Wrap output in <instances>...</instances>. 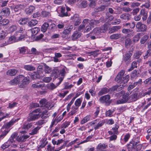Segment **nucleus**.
<instances>
[{
  "instance_id": "obj_1",
  "label": "nucleus",
  "mask_w": 151,
  "mask_h": 151,
  "mask_svg": "<svg viewBox=\"0 0 151 151\" xmlns=\"http://www.w3.org/2000/svg\"><path fill=\"white\" fill-rule=\"evenodd\" d=\"M125 71L124 70H122L118 73L115 78V81L117 83H121L123 84H126L129 80V76L128 75L124 76Z\"/></svg>"
},
{
  "instance_id": "obj_2",
  "label": "nucleus",
  "mask_w": 151,
  "mask_h": 151,
  "mask_svg": "<svg viewBox=\"0 0 151 151\" xmlns=\"http://www.w3.org/2000/svg\"><path fill=\"white\" fill-rule=\"evenodd\" d=\"M41 112L42 111L40 108L35 110L27 117V122H30L38 119L40 117V114Z\"/></svg>"
},
{
  "instance_id": "obj_3",
  "label": "nucleus",
  "mask_w": 151,
  "mask_h": 151,
  "mask_svg": "<svg viewBox=\"0 0 151 151\" xmlns=\"http://www.w3.org/2000/svg\"><path fill=\"white\" fill-rule=\"evenodd\" d=\"M120 94L122 95V98L116 101V104H120L126 103L128 101H129V94L125 93V92L122 90L119 93Z\"/></svg>"
},
{
  "instance_id": "obj_4",
  "label": "nucleus",
  "mask_w": 151,
  "mask_h": 151,
  "mask_svg": "<svg viewBox=\"0 0 151 151\" xmlns=\"http://www.w3.org/2000/svg\"><path fill=\"white\" fill-rule=\"evenodd\" d=\"M20 82L19 83V87L21 88H23L26 85L28 84L30 82V78L28 76L25 77L22 75H20Z\"/></svg>"
},
{
  "instance_id": "obj_5",
  "label": "nucleus",
  "mask_w": 151,
  "mask_h": 151,
  "mask_svg": "<svg viewBox=\"0 0 151 151\" xmlns=\"http://www.w3.org/2000/svg\"><path fill=\"white\" fill-rule=\"evenodd\" d=\"M108 27V24L106 23L101 27H96L94 28L93 32L95 35H98L101 33H104L106 32Z\"/></svg>"
},
{
  "instance_id": "obj_6",
  "label": "nucleus",
  "mask_w": 151,
  "mask_h": 151,
  "mask_svg": "<svg viewBox=\"0 0 151 151\" xmlns=\"http://www.w3.org/2000/svg\"><path fill=\"white\" fill-rule=\"evenodd\" d=\"M110 96L109 95H106L101 97L99 99L100 102L105 104L106 106H108L111 103L110 101Z\"/></svg>"
},
{
  "instance_id": "obj_7",
  "label": "nucleus",
  "mask_w": 151,
  "mask_h": 151,
  "mask_svg": "<svg viewBox=\"0 0 151 151\" xmlns=\"http://www.w3.org/2000/svg\"><path fill=\"white\" fill-rule=\"evenodd\" d=\"M136 27L138 32H146L147 29V26L141 22H139L137 23Z\"/></svg>"
},
{
  "instance_id": "obj_8",
  "label": "nucleus",
  "mask_w": 151,
  "mask_h": 151,
  "mask_svg": "<svg viewBox=\"0 0 151 151\" xmlns=\"http://www.w3.org/2000/svg\"><path fill=\"white\" fill-rule=\"evenodd\" d=\"M132 53L130 51L125 54L123 56V60L126 64H129L131 62V57Z\"/></svg>"
},
{
  "instance_id": "obj_9",
  "label": "nucleus",
  "mask_w": 151,
  "mask_h": 151,
  "mask_svg": "<svg viewBox=\"0 0 151 151\" xmlns=\"http://www.w3.org/2000/svg\"><path fill=\"white\" fill-rule=\"evenodd\" d=\"M71 19L73 22L75 26H77L79 25L81 23V19L79 17L78 14H75L72 17Z\"/></svg>"
},
{
  "instance_id": "obj_10",
  "label": "nucleus",
  "mask_w": 151,
  "mask_h": 151,
  "mask_svg": "<svg viewBox=\"0 0 151 151\" xmlns=\"http://www.w3.org/2000/svg\"><path fill=\"white\" fill-rule=\"evenodd\" d=\"M29 75L33 79L36 78H40L41 77H43L42 72L39 71H37L33 73H32L31 74H29Z\"/></svg>"
},
{
  "instance_id": "obj_11",
  "label": "nucleus",
  "mask_w": 151,
  "mask_h": 151,
  "mask_svg": "<svg viewBox=\"0 0 151 151\" xmlns=\"http://www.w3.org/2000/svg\"><path fill=\"white\" fill-rule=\"evenodd\" d=\"M126 86V84H125L119 85H117L112 86L110 88V89L112 91H119L122 89Z\"/></svg>"
},
{
  "instance_id": "obj_12",
  "label": "nucleus",
  "mask_w": 151,
  "mask_h": 151,
  "mask_svg": "<svg viewBox=\"0 0 151 151\" xmlns=\"http://www.w3.org/2000/svg\"><path fill=\"white\" fill-rule=\"evenodd\" d=\"M63 78H59L58 79L59 80V81L58 83V84L57 86H55L54 85V84H53V83H51L48 84L47 88L48 89L51 90H53L55 88L57 87V86H58L61 83L62 81L63 80Z\"/></svg>"
},
{
  "instance_id": "obj_13",
  "label": "nucleus",
  "mask_w": 151,
  "mask_h": 151,
  "mask_svg": "<svg viewBox=\"0 0 151 151\" xmlns=\"http://www.w3.org/2000/svg\"><path fill=\"white\" fill-rule=\"evenodd\" d=\"M0 13L1 15L3 16H8L10 14L9 9L8 7H5L3 8L0 12Z\"/></svg>"
},
{
  "instance_id": "obj_14",
  "label": "nucleus",
  "mask_w": 151,
  "mask_h": 151,
  "mask_svg": "<svg viewBox=\"0 0 151 151\" xmlns=\"http://www.w3.org/2000/svg\"><path fill=\"white\" fill-rule=\"evenodd\" d=\"M122 32L124 34H127L129 37H132L134 35L132 30L129 29H123L122 30Z\"/></svg>"
},
{
  "instance_id": "obj_15",
  "label": "nucleus",
  "mask_w": 151,
  "mask_h": 151,
  "mask_svg": "<svg viewBox=\"0 0 151 151\" xmlns=\"http://www.w3.org/2000/svg\"><path fill=\"white\" fill-rule=\"evenodd\" d=\"M19 120L18 119H12L9 122L6 123L5 124L4 127V128L7 129L10 128L14 124Z\"/></svg>"
},
{
  "instance_id": "obj_16",
  "label": "nucleus",
  "mask_w": 151,
  "mask_h": 151,
  "mask_svg": "<svg viewBox=\"0 0 151 151\" xmlns=\"http://www.w3.org/2000/svg\"><path fill=\"white\" fill-rule=\"evenodd\" d=\"M102 19H103V17H101L100 19L99 20L91 19L90 20V22H89V24L92 27H93L99 24L101 22V20Z\"/></svg>"
},
{
  "instance_id": "obj_17",
  "label": "nucleus",
  "mask_w": 151,
  "mask_h": 151,
  "mask_svg": "<svg viewBox=\"0 0 151 151\" xmlns=\"http://www.w3.org/2000/svg\"><path fill=\"white\" fill-rule=\"evenodd\" d=\"M23 7V5L18 4L12 7V11H14L15 12L19 13L20 12L21 9H22Z\"/></svg>"
},
{
  "instance_id": "obj_18",
  "label": "nucleus",
  "mask_w": 151,
  "mask_h": 151,
  "mask_svg": "<svg viewBox=\"0 0 151 151\" xmlns=\"http://www.w3.org/2000/svg\"><path fill=\"white\" fill-rule=\"evenodd\" d=\"M131 15L128 13H124L120 15V18L122 20L127 21L130 19Z\"/></svg>"
},
{
  "instance_id": "obj_19",
  "label": "nucleus",
  "mask_w": 151,
  "mask_h": 151,
  "mask_svg": "<svg viewBox=\"0 0 151 151\" xmlns=\"http://www.w3.org/2000/svg\"><path fill=\"white\" fill-rule=\"evenodd\" d=\"M140 15L142 17V19L143 22L145 21L147 17V12L145 9H141L140 12Z\"/></svg>"
},
{
  "instance_id": "obj_20",
  "label": "nucleus",
  "mask_w": 151,
  "mask_h": 151,
  "mask_svg": "<svg viewBox=\"0 0 151 151\" xmlns=\"http://www.w3.org/2000/svg\"><path fill=\"white\" fill-rule=\"evenodd\" d=\"M142 54V52L140 51H138L134 53L133 55V57L134 58L138 59L137 61L139 63L141 62L142 59H139V58L141 56Z\"/></svg>"
},
{
  "instance_id": "obj_21",
  "label": "nucleus",
  "mask_w": 151,
  "mask_h": 151,
  "mask_svg": "<svg viewBox=\"0 0 151 151\" xmlns=\"http://www.w3.org/2000/svg\"><path fill=\"white\" fill-rule=\"evenodd\" d=\"M29 137V136L28 135H19L17 137V140L19 142H24Z\"/></svg>"
},
{
  "instance_id": "obj_22",
  "label": "nucleus",
  "mask_w": 151,
  "mask_h": 151,
  "mask_svg": "<svg viewBox=\"0 0 151 151\" xmlns=\"http://www.w3.org/2000/svg\"><path fill=\"white\" fill-rule=\"evenodd\" d=\"M20 76L19 75L15 77L14 79L10 81V83L12 85H16L17 84H19V83L20 82Z\"/></svg>"
},
{
  "instance_id": "obj_23",
  "label": "nucleus",
  "mask_w": 151,
  "mask_h": 151,
  "mask_svg": "<svg viewBox=\"0 0 151 151\" xmlns=\"http://www.w3.org/2000/svg\"><path fill=\"white\" fill-rule=\"evenodd\" d=\"M60 12L59 13V16L63 17L68 16V14L65 10V7H61L60 8Z\"/></svg>"
},
{
  "instance_id": "obj_24",
  "label": "nucleus",
  "mask_w": 151,
  "mask_h": 151,
  "mask_svg": "<svg viewBox=\"0 0 151 151\" xmlns=\"http://www.w3.org/2000/svg\"><path fill=\"white\" fill-rule=\"evenodd\" d=\"M137 93L136 92L133 93L129 96V101H136L137 99Z\"/></svg>"
},
{
  "instance_id": "obj_25",
  "label": "nucleus",
  "mask_w": 151,
  "mask_h": 151,
  "mask_svg": "<svg viewBox=\"0 0 151 151\" xmlns=\"http://www.w3.org/2000/svg\"><path fill=\"white\" fill-rule=\"evenodd\" d=\"M18 72V70L14 69H11L8 70L6 72V74L8 75L11 76H14Z\"/></svg>"
},
{
  "instance_id": "obj_26",
  "label": "nucleus",
  "mask_w": 151,
  "mask_h": 151,
  "mask_svg": "<svg viewBox=\"0 0 151 151\" xmlns=\"http://www.w3.org/2000/svg\"><path fill=\"white\" fill-rule=\"evenodd\" d=\"M81 35V33L76 31L74 32L72 36V39L73 40H75L79 38Z\"/></svg>"
},
{
  "instance_id": "obj_27",
  "label": "nucleus",
  "mask_w": 151,
  "mask_h": 151,
  "mask_svg": "<svg viewBox=\"0 0 151 151\" xmlns=\"http://www.w3.org/2000/svg\"><path fill=\"white\" fill-rule=\"evenodd\" d=\"M44 85L43 83L40 82L32 84V86L34 88H39L44 87Z\"/></svg>"
},
{
  "instance_id": "obj_28",
  "label": "nucleus",
  "mask_w": 151,
  "mask_h": 151,
  "mask_svg": "<svg viewBox=\"0 0 151 151\" xmlns=\"http://www.w3.org/2000/svg\"><path fill=\"white\" fill-rule=\"evenodd\" d=\"M24 68L28 71H32L35 70V68L32 65H24Z\"/></svg>"
},
{
  "instance_id": "obj_29",
  "label": "nucleus",
  "mask_w": 151,
  "mask_h": 151,
  "mask_svg": "<svg viewBox=\"0 0 151 151\" xmlns=\"http://www.w3.org/2000/svg\"><path fill=\"white\" fill-rule=\"evenodd\" d=\"M35 7L31 5L26 9V13L27 14H30L32 13L35 9Z\"/></svg>"
},
{
  "instance_id": "obj_30",
  "label": "nucleus",
  "mask_w": 151,
  "mask_h": 151,
  "mask_svg": "<svg viewBox=\"0 0 151 151\" xmlns=\"http://www.w3.org/2000/svg\"><path fill=\"white\" fill-rule=\"evenodd\" d=\"M55 57H53V61L55 62H60L58 58L61 57L62 55L60 53H55Z\"/></svg>"
},
{
  "instance_id": "obj_31",
  "label": "nucleus",
  "mask_w": 151,
  "mask_h": 151,
  "mask_svg": "<svg viewBox=\"0 0 151 151\" xmlns=\"http://www.w3.org/2000/svg\"><path fill=\"white\" fill-rule=\"evenodd\" d=\"M109 91V89L108 88L106 87L104 88L99 92V95L100 96L103 95L107 93Z\"/></svg>"
},
{
  "instance_id": "obj_32",
  "label": "nucleus",
  "mask_w": 151,
  "mask_h": 151,
  "mask_svg": "<svg viewBox=\"0 0 151 151\" xmlns=\"http://www.w3.org/2000/svg\"><path fill=\"white\" fill-rule=\"evenodd\" d=\"M136 146L133 145L132 142H130V143L128 145L127 147L131 151H137L136 149Z\"/></svg>"
},
{
  "instance_id": "obj_33",
  "label": "nucleus",
  "mask_w": 151,
  "mask_h": 151,
  "mask_svg": "<svg viewBox=\"0 0 151 151\" xmlns=\"http://www.w3.org/2000/svg\"><path fill=\"white\" fill-rule=\"evenodd\" d=\"M28 21V18L24 17L18 21V23L21 25H24L26 24Z\"/></svg>"
},
{
  "instance_id": "obj_34",
  "label": "nucleus",
  "mask_w": 151,
  "mask_h": 151,
  "mask_svg": "<svg viewBox=\"0 0 151 151\" xmlns=\"http://www.w3.org/2000/svg\"><path fill=\"white\" fill-rule=\"evenodd\" d=\"M132 43V41L129 38L126 39L125 40V45L126 48H129Z\"/></svg>"
},
{
  "instance_id": "obj_35",
  "label": "nucleus",
  "mask_w": 151,
  "mask_h": 151,
  "mask_svg": "<svg viewBox=\"0 0 151 151\" xmlns=\"http://www.w3.org/2000/svg\"><path fill=\"white\" fill-rule=\"evenodd\" d=\"M38 23V21L35 19H33L29 22L28 23V25L30 27L35 26Z\"/></svg>"
},
{
  "instance_id": "obj_36",
  "label": "nucleus",
  "mask_w": 151,
  "mask_h": 151,
  "mask_svg": "<svg viewBox=\"0 0 151 151\" xmlns=\"http://www.w3.org/2000/svg\"><path fill=\"white\" fill-rule=\"evenodd\" d=\"M40 128V127L39 126H37L32 129L31 132L29 133V134L30 135H33L37 134Z\"/></svg>"
},
{
  "instance_id": "obj_37",
  "label": "nucleus",
  "mask_w": 151,
  "mask_h": 151,
  "mask_svg": "<svg viewBox=\"0 0 151 151\" xmlns=\"http://www.w3.org/2000/svg\"><path fill=\"white\" fill-rule=\"evenodd\" d=\"M59 70L58 68H55L52 71V74L55 77H58V75L59 74Z\"/></svg>"
},
{
  "instance_id": "obj_38",
  "label": "nucleus",
  "mask_w": 151,
  "mask_h": 151,
  "mask_svg": "<svg viewBox=\"0 0 151 151\" xmlns=\"http://www.w3.org/2000/svg\"><path fill=\"white\" fill-rule=\"evenodd\" d=\"M49 112L47 110H45L42 112V114L40 115V116L42 119H46L48 118L49 116H44V115H48Z\"/></svg>"
},
{
  "instance_id": "obj_39",
  "label": "nucleus",
  "mask_w": 151,
  "mask_h": 151,
  "mask_svg": "<svg viewBox=\"0 0 151 151\" xmlns=\"http://www.w3.org/2000/svg\"><path fill=\"white\" fill-rule=\"evenodd\" d=\"M9 20L7 19H4L0 21V26H4L8 24L9 23Z\"/></svg>"
},
{
  "instance_id": "obj_40",
  "label": "nucleus",
  "mask_w": 151,
  "mask_h": 151,
  "mask_svg": "<svg viewBox=\"0 0 151 151\" xmlns=\"http://www.w3.org/2000/svg\"><path fill=\"white\" fill-rule=\"evenodd\" d=\"M44 35L43 34H41L40 35L36 37L35 38V41H38L40 40L42 42L45 41V39L44 38H42L44 37Z\"/></svg>"
},
{
  "instance_id": "obj_41",
  "label": "nucleus",
  "mask_w": 151,
  "mask_h": 151,
  "mask_svg": "<svg viewBox=\"0 0 151 151\" xmlns=\"http://www.w3.org/2000/svg\"><path fill=\"white\" fill-rule=\"evenodd\" d=\"M121 36V34L116 33L111 35L110 36V38L111 39H117L120 37Z\"/></svg>"
},
{
  "instance_id": "obj_42",
  "label": "nucleus",
  "mask_w": 151,
  "mask_h": 151,
  "mask_svg": "<svg viewBox=\"0 0 151 151\" xmlns=\"http://www.w3.org/2000/svg\"><path fill=\"white\" fill-rule=\"evenodd\" d=\"M39 31V29L37 27H35L34 28L31 29L30 30H29V32H31L32 36L33 35H35L37 34Z\"/></svg>"
},
{
  "instance_id": "obj_43",
  "label": "nucleus",
  "mask_w": 151,
  "mask_h": 151,
  "mask_svg": "<svg viewBox=\"0 0 151 151\" xmlns=\"http://www.w3.org/2000/svg\"><path fill=\"white\" fill-rule=\"evenodd\" d=\"M49 26V24L47 22L45 23L42 26L41 31L44 32H45Z\"/></svg>"
},
{
  "instance_id": "obj_44",
  "label": "nucleus",
  "mask_w": 151,
  "mask_h": 151,
  "mask_svg": "<svg viewBox=\"0 0 151 151\" xmlns=\"http://www.w3.org/2000/svg\"><path fill=\"white\" fill-rule=\"evenodd\" d=\"M137 63L136 61H133L132 63L131 67L128 69V71L129 72H130L135 68H137Z\"/></svg>"
},
{
  "instance_id": "obj_45",
  "label": "nucleus",
  "mask_w": 151,
  "mask_h": 151,
  "mask_svg": "<svg viewBox=\"0 0 151 151\" xmlns=\"http://www.w3.org/2000/svg\"><path fill=\"white\" fill-rule=\"evenodd\" d=\"M121 27V26H114L111 29L110 31L111 32V33L116 32V31L120 29Z\"/></svg>"
},
{
  "instance_id": "obj_46",
  "label": "nucleus",
  "mask_w": 151,
  "mask_h": 151,
  "mask_svg": "<svg viewBox=\"0 0 151 151\" xmlns=\"http://www.w3.org/2000/svg\"><path fill=\"white\" fill-rule=\"evenodd\" d=\"M114 110L113 109L112 110L109 109L105 113L106 116L111 117L112 116V114L114 111Z\"/></svg>"
},
{
  "instance_id": "obj_47",
  "label": "nucleus",
  "mask_w": 151,
  "mask_h": 151,
  "mask_svg": "<svg viewBox=\"0 0 151 151\" xmlns=\"http://www.w3.org/2000/svg\"><path fill=\"white\" fill-rule=\"evenodd\" d=\"M149 38V36L147 35L144 36L141 39L140 42L141 44H144L147 40Z\"/></svg>"
},
{
  "instance_id": "obj_48",
  "label": "nucleus",
  "mask_w": 151,
  "mask_h": 151,
  "mask_svg": "<svg viewBox=\"0 0 151 151\" xmlns=\"http://www.w3.org/2000/svg\"><path fill=\"white\" fill-rule=\"evenodd\" d=\"M140 34L139 33L134 36L133 39V41L134 42H136L139 41L140 38Z\"/></svg>"
},
{
  "instance_id": "obj_49",
  "label": "nucleus",
  "mask_w": 151,
  "mask_h": 151,
  "mask_svg": "<svg viewBox=\"0 0 151 151\" xmlns=\"http://www.w3.org/2000/svg\"><path fill=\"white\" fill-rule=\"evenodd\" d=\"M73 28V26H70L69 28L64 30L63 32V34L65 35L68 34L70 33Z\"/></svg>"
},
{
  "instance_id": "obj_50",
  "label": "nucleus",
  "mask_w": 151,
  "mask_h": 151,
  "mask_svg": "<svg viewBox=\"0 0 151 151\" xmlns=\"http://www.w3.org/2000/svg\"><path fill=\"white\" fill-rule=\"evenodd\" d=\"M82 101V100L81 99L79 98L77 99L75 101V105L76 106V107L78 108L80 106Z\"/></svg>"
},
{
  "instance_id": "obj_51",
  "label": "nucleus",
  "mask_w": 151,
  "mask_h": 151,
  "mask_svg": "<svg viewBox=\"0 0 151 151\" xmlns=\"http://www.w3.org/2000/svg\"><path fill=\"white\" fill-rule=\"evenodd\" d=\"M140 138L139 137H137L134 139V141L131 142L133 143V144L134 145L137 146V145L140 142Z\"/></svg>"
},
{
  "instance_id": "obj_52",
  "label": "nucleus",
  "mask_w": 151,
  "mask_h": 151,
  "mask_svg": "<svg viewBox=\"0 0 151 151\" xmlns=\"http://www.w3.org/2000/svg\"><path fill=\"white\" fill-rule=\"evenodd\" d=\"M86 26V27L85 26L84 29V32H87L90 31L91 29L93 28L89 24Z\"/></svg>"
},
{
  "instance_id": "obj_53",
  "label": "nucleus",
  "mask_w": 151,
  "mask_h": 151,
  "mask_svg": "<svg viewBox=\"0 0 151 151\" xmlns=\"http://www.w3.org/2000/svg\"><path fill=\"white\" fill-rule=\"evenodd\" d=\"M47 102L45 99H42L40 101L41 107H44Z\"/></svg>"
},
{
  "instance_id": "obj_54",
  "label": "nucleus",
  "mask_w": 151,
  "mask_h": 151,
  "mask_svg": "<svg viewBox=\"0 0 151 151\" xmlns=\"http://www.w3.org/2000/svg\"><path fill=\"white\" fill-rule=\"evenodd\" d=\"M7 35V33L4 31H2L0 33V40L4 39Z\"/></svg>"
},
{
  "instance_id": "obj_55",
  "label": "nucleus",
  "mask_w": 151,
  "mask_h": 151,
  "mask_svg": "<svg viewBox=\"0 0 151 151\" xmlns=\"http://www.w3.org/2000/svg\"><path fill=\"white\" fill-rule=\"evenodd\" d=\"M19 50L20 54L23 55L25 54L26 50L25 47H19Z\"/></svg>"
},
{
  "instance_id": "obj_56",
  "label": "nucleus",
  "mask_w": 151,
  "mask_h": 151,
  "mask_svg": "<svg viewBox=\"0 0 151 151\" xmlns=\"http://www.w3.org/2000/svg\"><path fill=\"white\" fill-rule=\"evenodd\" d=\"M90 119V117L88 116H86L85 117H84L81 121V124H83L89 121Z\"/></svg>"
},
{
  "instance_id": "obj_57",
  "label": "nucleus",
  "mask_w": 151,
  "mask_h": 151,
  "mask_svg": "<svg viewBox=\"0 0 151 151\" xmlns=\"http://www.w3.org/2000/svg\"><path fill=\"white\" fill-rule=\"evenodd\" d=\"M9 130H8V129L6 130H5L2 133V134L0 135V138L2 139L7 134L9 131Z\"/></svg>"
},
{
  "instance_id": "obj_58",
  "label": "nucleus",
  "mask_w": 151,
  "mask_h": 151,
  "mask_svg": "<svg viewBox=\"0 0 151 151\" xmlns=\"http://www.w3.org/2000/svg\"><path fill=\"white\" fill-rule=\"evenodd\" d=\"M139 73L136 70H134L132 73L131 75V76L132 78H134Z\"/></svg>"
},
{
  "instance_id": "obj_59",
  "label": "nucleus",
  "mask_w": 151,
  "mask_h": 151,
  "mask_svg": "<svg viewBox=\"0 0 151 151\" xmlns=\"http://www.w3.org/2000/svg\"><path fill=\"white\" fill-rule=\"evenodd\" d=\"M16 40L15 37L14 36H12L9 38V41L11 43H13L18 41Z\"/></svg>"
},
{
  "instance_id": "obj_60",
  "label": "nucleus",
  "mask_w": 151,
  "mask_h": 151,
  "mask_svg": "<svg viewBox=\"0 0 151 151\" xmlns=\"http://www.w3.org/2000/svg\"><path fill=\"white\" fill-rule=\"evenodd\" d=\"M17 29V26L13 25L11 26L9 28V30L11 32H13L15 31Z\"/></svg>"
},
{
  "instance_id": "obj_61",
  "label": "nucleus",
  "mask_w": 151,
  "mask_h": 151,
  "mask_svg": "<svg viewBox=\"0 0 151 151\" xmlns=\"http://www.w3.org/2000/svg\"><path fill=\"white\" fill-rule=\"evenodd\" d=\"M119 127V126L117 125L116 124L115 125V127H113L112 129L114 133L115 134H117L118 133V129Z\"/></svg>"
},
{
  "instance_id": "obj_62",
  "label": "nucleus",
  "mask_w": 151,
  "mask_h": 151,
  "mask_svg": "<svg viewBox=\"0 0 151 151\" xmlns=\"http://www.w3.org/2000/svg\"><path fill=\"white\" fill-rule=\"evenodd\" d=\"M10 146V144L8 142H5L3 145H2L1 148L3 150L5 149V148H8Z\"/></svg>"
},
{
  "instance_id": "obj_63",
  "label": "nucleus",
  "mask_w": 151,
  "mask_h": 151,
  "mask_svg": "<svg viewBox=\"0 0 151 151\" xmlns=\"http://www.w3.org/2000/svg\"><path fill=\"white\" fill-rule=\"evenodd\" d=\"M78 109V107H73L72 109V110L70 112V115L71 116L73 115L75 113L77 112Z\"/></svg>"
},
{
  "instance_id": "obj_64",
  "label": "nucleus",
  "mask_w": 151,
  "mask_h": 151,
  "mask_svg": "<svg viewBox=\"0 0 151 151\" xmlns=\"http://www.w3.org/2000/svg\"><path fill=\"white\" fill-rule=\"evenodd\" d=\"M46 122L44 120H40L37 122L36 123V124L41 126L44 124Z\"/></svg>"
}]
</instances>
